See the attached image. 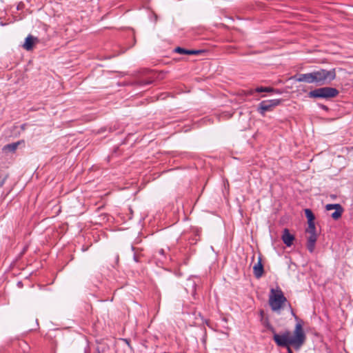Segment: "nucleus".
Segmentation results:
<instances>
[{
  "mask_svg": "<svg viewBox=\"0 0 353 353\" xmlns=\"http://www.w3.org/2000/svg\"><path fill=\"white\" fill-rule=\"evenodd\" d=\"M265 325L269 331L273 333V340L276 345L286 347L288 352L289 348H291L290 346H293L296 350H299L305 341L306 335L301 320L296 324L293 336H291V332L289 330H286L282 334H277L275 328L269 322L265 323Z\"/></svg>",
  "mask_w": 353,
  "mask_h": 353,
  "instance_id": "1",
  "label": "nucleus"
},
{
  "mask_svg": "<svg viewBox=\"0 0 353 353\" xmlns=\"http://www.w3.org/2000/svg\"><path fill=\"white\" fill-rule=\"evenodd\" d=\"M295 77L299 82L323 85L330 83L336 78V71L335 69L330 70L320 69L308 73L299 74Z\"/></svg>",
  "mask_w": 353,
  "mask_h": 353,
  "instance_id": "2",
  "label": "nucleus"
},
{
  "mask_svg": "<svg viewBox=\"0 0 353 353\" xmlns=\"http://www.w3.org/2000/svg\"><path fill=\"white\" fill-rule=\"evenodd\" d=\"M286 302L287 299L279 288L276 290L274 288L271 289L269 304L272 311L276 312L283 308Z\"/></svg>",
  "mask_w": 353,
  "mask_h": 353,
  "instance_id": "3",
  "label": "nucleus"
},
{
  "mask_svg": "<svg viewBox=\"0 0 353 353\" xmlns=\"http://www.w3.org/2000/svg\"><path fill=\"white\" fill-rule=\"evenodd\" d=\"M339 91L332 87H322L311 90L308 93V97L313 99H324L329 100L336 97Z\"/></svg>",
  "mask_w": 353,
  "mask_h": 353,
  "instance_id": "4",
  "label": "nucleus"
},
{
  "mask_svg": "<svg viewBox=\"0 0 353 353\" xmlns=\"http://www.w3.org/2000/svg\"><path fill=\"white\" fill-rule=\"evenodd\" d=\"M282 101L281 99L263 100L259 103L256 111L260 115L264 117L267 112L273 111L276 106L281 103Z\"/></svg>",
  "mask_w": 353,
  "mask_h": 353,
  "instance_id": "5",
  "label": "nucleus"
},
{
  "mask_svg": "<svg viewBox=\"0 0 353 353\" xmlns=\"http://www.w3.org/2000/svg\"><path fill=\"white\" fill-rule=\"evenodd\" d=\"M305 232L310 234L307 239V248L310 252H313L317 241L315 223H308V227Z\"/></svg>",
  "mask_w": 353,
  "mask_h": 353,
  "instance_id": "6",
  "label": "nucleus"
},
{
  "mask_svg": "<svg viewBox=\"0 0 353 353\" xmlns=\"http://www.w3.org/2000/svg\"><path fill=\"white\" fill-rule=\"evenodd\" d=\"M274 92V88L271 87H256L255 89L244 90V97L248 95H253L255 92Z\"/></svg>",
  "mask_w": 353,
  "mask_h": 353,
  "instance_id": "7",
  "label": "nucleus"
},
{
  "mask_svg": "<svg viewBox=\"0 0 353 353\" xmlns=\"http://www.w3.org/2000/svg\"><path fill=\"white\" fill-rule=\"evenodd\" d=\"M281 239H282L283 242L288 247H290L293 244V241L295 238L293 234L290 233V231L288 228H285L283 231Z\"/></svg>",
  "mask_w": 353,
  "mask_h": 353,
  "instance_id": "8",
  "label": "nucleus"
},
{
  "mask_svg": "<svg viewBox=\"0 0 353 353\" xmlns=\"http://www.w3.org/2000/svg\"><path fill=\"white\" fill-rule=\"evenodd\" d=\"M36 41H38V39L37 37H33L31 34H29L25 40V43L23 45V47L26 50H31L33 48L34 44Z\"/></svg>",
  "mask_w": 353,
  "mask_h": 353,
  "instance_id": "9",
  "label": "nucleus"
},
{
  "mask_svg": "<svg viewBox=\"0 0 353 353\" xmlns=\"http://www.w3.org/2000/svg\"><path fill=\"white\" fill-rule=\"evenodd\" d=\"M175 52H177L181 54H199L203 52L202 50H187L181 47H177L174 50Z\"/></svg>",
  "mask_w": 353,
  "mask_h": 353,
  "instance_id": "10",
  "label": "nucleus"
},
{
  "mask_svg": "<svg viewBox=\"0 0 353 353\" xmlns=\"http://www.w3.org/2000/svg\"><path fill=\"white\" fill-rule=\"evenodd\" d=\"M254 274L256 279H259L262 276L264 271L263 265L261 263V259L256 263L254 267Z\"/></svg>",
  "mask_w": 353,
  "mask_h": 353,
  "instance_id": "11",
  "label": "nucleus"
},
{
  "mask_svg": "<svg viewBox=\"0 0 353 353\" xmlns=\"http://www.w3.org/2000/svg\"><path fill=\"white\" fill-rule=\"evenodd\" d=\"M343 211V208L341 205H339V208L335 210V211L331 214V217L334 220H338L341 217Z\"/></svg>",
  "mask_w": 353,
  "mask_h": 353,
  "instance_id": "12",
  "label": "nucleus"
},
{
  "mask_svg": "<svg viewBox=\"0 0 353 353\" xmlns=\"http://www.w3.org/2000/svg\"><path fill=\"white\" fill-rule=\"evenodd\" d=\"M305 214L307 219V223H314L315 216L310 209H305Z\"/></svg>",
  "mask_w": 353,
  "mask_h": 353,
  "instance_id": "13",
  "label": "nucleus"
},
{
  "mask_svg": "<svg viewBox=\"0 0 353 353\" xmlns=\"http://www.w3.org/2000/svg\"><path fill=\"white\" fill-rule=\"evenodd\" d=\"M153 82V80L151 79H138V80H136L134 81V84L138 85V86H140V87H143V86H145V85H150Z\"/></svg>",
  "mask_w": 353,
  "mask_h": 353,
  "instance_id": "14",
  "label": "nucleus"
},
{
  "mask_svg": "<svg viewBox=\"0 0 353 353\" xmlns=\"http://www.w3.org/2000/svg\"><path fill=\"white\" fill-rule=\"evenodd\" d=\"M19 144H20V142H19V141L18 142L12 143L6 145L4 147V149L5 150H8L10 152H14L17 149V148H18Z\"/></svg>",
  "mask_w": 353,
  "mask_h": 353,
  "instance_id": "15",
  "label": "nucleus"
},
{
  "mask_svg": "<svg viewBox=\"0 0 353 353\" xmlns=\"http://www.w3.org/2000/svg\"><path fill=\"white\" fill-rule=\"evenodd\" d=\"M339 205H341L339 203L327 204L325 206V209L327 210H336L337 208H339Z\"/></svg>",
  "mask_w": 353,
  "mask_h": 353,
  "instance_id": "16",
  "label": "nucleus"
},
{
  "mask_svg": "<svg viewBox=\"0 0 353 353\" xmlns=\"http://www.w3.org/2000/svg\"><path fill=\"white\" fill-rule=\"evenodd\" d=\"M232 114L229 113L228 112H224L221 113L220 115L219 119H228L232 117Z\"/></svg>",
  "mask_w": 353,
  "mask_h": 353,
  "instance_id": "17",
  "label": "nucleus"
},
{
  "mask_svg": "<svg viewBox=\"0 0 353 353\" xmlns=\"http://www.w3.org/2000/svg\"><path fill=\"white\" fill-rule=\"evenodd\" d=\"M7 179H8V175L4 176L3 178H1L0 176V188L4 185Z\"/></svg>",
  "mask_w": 353,
  "mask_h": 353,
  "instance_id": "18",
  "label": "nucleus"
},
{
  "mask_svg": "<svg viewBox=\"0 0 353 353\" xmlns=\"http://www.w3.org/2000/svg\"><path fill=\"white\" fill-rule=\"evenodd\" d=\"M317 105L322 110H325V111H328L329 110V108L325 105H323V104H321V103H318Z\"/></svg>",
  "mask_w": 353,
  "mask_h": 353,
  "instance_id": "19",
  "label": "nucleus"
},
{
  "mask_svg": "<svg viewBox=\"0 0 353 353\" xmlns=\"http://www.w3.org/2000/svg\"><path fill=\"white\" fill-rule=\"evenodd\" d=\"M157 253H158L159 254H160L161 256H163L165 255V251H164V250H163V249H159V250H157Z\"/></svg>",
  "mask_w": 353,
  "mask_h": 353,
  "instance_id": "20",
  "label": "nucleus"
},
{
  "mask_svg": "<svg viewBox=\"0 0 353 353\" xmlns=\"http://www.w3.org/2000/svg\"><path fill=\"white\" fill-rule=\"evenodd\" d=\"M291 311H292V314L294 316L295 319H296V321H298V320H299V318H298V317L296 316V314L294 313V312H293V310H292V308H291Z\"/></svg>",
  "mask_w": 353,
  "mask_h": 353,
  "instance_id": "21",
  "label": "nucleus"
},
{
  "mask_svg": "<svg viewBox=\"0 0 353 353\" xmlns=\"http://www.w3.org/2000/svg\"><path fill=\"white\" fill-rule=\"evenodd\" d=\"M134 260L136 261V262H138L139 261V259H138V257L137 256L136 254H134Z\"/></svg>",
  "mask_w": 353,
  "mask_h": 353,
  "instance_id": "22",
  "label": "nucleus"
},
{
  "mask_svg": "<svg viewBox=\"0 0 353 353\" xmlns=\"http://www.w3.org/2000/svg\"><path fill=\"white\" fill-rule=\"evenodd\" d=\"M84 353H90V350L88 347L85 348Z\"/></svg>",
  "mask_w": 353,
  "mask_h": 353,
  "instance_id": "23",
  "label": "nucleus"
},
{
  "mask_svg": "<svg viewBox=\"0 0 353 353\" xmlns=\"http://www.w3.org/2000/svg\"><path fill=\"white\" fill-rule=\"evenodd\" d=\"M288 353H293V352H292L291 348H289Z\"/></svg>",
  "mask_w": 353,
  "mask_h": 353,
  "instance_id": "24",
  "label": "nucleus"
},
{
  "mask_svg": "<svg viewBox=\"0 0 353 353\" xmlns=\"http://www.w3.org/2000/svg\"><path fill=\"white\" fill-rule=\"evenodd\" d=\"M239 212L241 213V214H243V210H241V208L239 209Z\"/></svg>",
  "mask_w": 353,
  "mask_h": 353,
  "instance_id": "25",
  "label": "nucleus"
},
{
  "mask_svg": "<svg viewBox=\"0 0 353 353\" xmlns=\"http://www.w3.org/2000/svg\"><path fill=\"white\" fill-rule=\"evenodd\" d=\"M96 353H101L100 350H99V349L98 347L97 348V352Z\"/></svg>",
  "mask_w": 353,
  "mask_h": 353,
  "instance_id": "26",
  "label": "nucleus"
},
{
  "mask_svg": "<svg viewBox=\"0 0 353 353\" xmlns=\"http://www.w3.org/2000/svg\"><path fill=\"white\" fill-rule=\"evenodd\" d=\"M85 250H87V248H83V251H85Z\"/></svg>",
  "mask_w": 353,
  "mask_h": 353,
  "instance_id": "27",
  "label": "nucleus"
},
{
  "mask_svg": "<svg viewBox=\"0 0 353 353\" xmlns=\"http://www.w3.org/2000/svg\"><path fill=\"white\" fill-rule=\"evenodd\" d=\"M85 250H87V248H83V251H85Z\"/></svg>",
  "mask_w": 353,
  "mask_h": 353,
  "instance_id": "28",
  "label": "nucleus"
},
{
  "mask_svg": "<svg viewBox=\"0 0 353 353\" xmlns=\"http://www.w3.org/2000/svg\"><path fill=\"white\" fill-rule=\"evenodd\" d=\"M134 249H135V248H134V246H132V250H134Z\"/></svg>",
  "mask_w": 353,
  "mask_h": 353,
  "instance_id": "29",
  "label": "nucleus"
}]
</instances>
